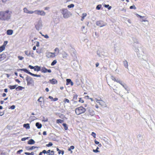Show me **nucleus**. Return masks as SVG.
Instances as JSON below:
<instances>
[{
	"label": "nucleus",
	"instance_id": "36",
	"mask_svg": "<svg viewBox=\"0 0 155 155\" xmlns=\"http://www.w3.org/2000/svg\"><path fill=\"white\" fill-rule=\"evenodd\" d=\"M36 147H37L32 146V147H29L27 149V150H32L35 149Z\"/></svg>",
	"mask_w": 155,
	"mask_h": 155
},
{
	"label": "nucleus",
	"instance_id": "50",
	"mask_svg": "<svg viewBox=\"0 0 155 155\" xmlns=\"http://www.w3.org/2000/svg\"><path fill=\"white\" fill-rule=\"evenodd\" d=\"M93 151L94 152H95V153H97V152H99V151L98 150H97V149H96V150H94V149L93 150Z\"/></svg>",
	"mask_w": 155,
	"mask_h": 155
},
{
	"label": "nucleus",
	"instance_id": "22",
	"mask_svg": "<svg viewBox=\"0 0 155 155\" xmlns=\"http://www.w3.org/2000/svg\"><path fill=\"white\" fill-rule=\"evenodd\" d=\"M57 150L58 151V153L59 154H60V152L61 151V154L62 155H63L64 153V151L62 150H60L58 148H57Z\"/></svg>",
	"mask_w": 155,
	"mask_h": 155
},
{
	"label": "nucleus",
	"instance_id": "31",
	"mask_svg": "<svg viewBox=\"0 0 155 155\" xmlns=\"http://www.w3.org/2000/svg\"><path fill=\"white\" fill-rule=\"evenodd\" d=\"M74 148V147L73 146H71L68 149V150L69 151H71V153L72 152V151H71V150H73Z\"/></svg>",
	"mask_w": 155,
	"mask_h": 155
},
{
	"label": "nucleus",
	"instance_id": "27",
	"mask_svg": "<svg viewBox=\"0 0 155 155\" xmlns=\"http://www.w3.org/2000/svg\"><path fill=\"white\" fill-rule=\"evenodd\" d=\"M63 122H64L63 120L60 119H58L56 120V122L57 123H62Z\"/></svg>",
	"mask_w": 155,
	"mask_h": 155
},
{
	"label": "nucleus",
	"instance_id": "47",
	"mask_svg": "<svg viewBox=\"0 0 155 155\" xmlns=\"http://www.w3.org/2000/svg\"><path fill=\"white\" fill-rule=\"evenodd\" d=\"M18 59L20 60H22L24 58L22 56H19L18 57Z\"/></svg>",
	"mask_w": 155,
	"mask_h": 155
},
{
	"label": "nucleus",
	"instance_id": "16",
	"mask_svg": "<svg viewBox=\"0 0 155 155\" xmlns=\"http://www.w3.org/2000/svg\"><path fill=\"white\" fill-rule=\"evenodd\" d=\"M17 71H23L25 72L26 73H28V70L27 69H17Z\"/></svg>",
	"mask_w": 155,
	"mask_h": 155
},
{
	"label": "nucleus",
	"instance_id": "25",
	"mask_svg": "<svg viewBox=\"0 0 155 155\" xmlns=\"http://www.w3.org/2000/svg\"><path fill=\"white\" fill-rule=\"evenodd\" d=\"M23 88V87L21 86H19L16 88L17 91H20L22 90Z\"/></svg>",
	"mask_w": 155,
	"mask_h": 155
},
{
	"label": "nucleus",
	"instance_id": "64",
	"mask_svg": "<svg viewBox=\"0 0 155 155\" xmlns=\"http://www.w3.org/2000/svg\"><path fill=\"white\" fill-rule=\"evenodd\" d=\"M26 140V138H23L21 139V140L22 141H25Z\"/></svg>",
	"mask_w": 155,
	"mask_h": 155
},
{
	"label": "nucleus",
	"instance_id": "48",
	"mask_svg": "<svg viewBox=\"0 0 155 155\" xmlns=\"http://www.w3.org/2000/svg\"><path fill=\"white\" fill-rule=\"evenodd\" d=\"M117 83H119L123 87H124V85L123 84V83L122 81H120V80H119L118 81Z\"/></svg>",
	"mask_w": 155,
	"mask_h": 155
},
{
	"label": "nucleus",
	"instance_id": "9",
	"mask_svg": "<svg viewBox=\"0 0 155 155\" xmlns=\"http://www.w3.org/2000/svg\"><path fill=\"white\" fill-rule=\"evenodd\" d=\"M46 56L48 58L54 57L55 56V53L48 52L46 53Z\"/></svg>",
	"mask_w": 155,
	"mask_h": 155
},
{
	"label": "nucleus",
	"instance_id": "29",
	"mask_svg": "<svg viewBox=\"0 0 155 155\" xmlns=\"http://www.w3.org/2000/svg\"><path fill=\"white\" fill-rule=\"evenodd\" d=\"M63 125L64 126L65 130H67L68 129V127L66 124L64 123L63 124Z\"/></svg>",
	"mask_w": 155,
	"mask_h": 155
},
{
	"label": "nucleus",
	"instance_id": "61",
	"mask_svg": "<svg viewBox=\"0 0 155 155\" xmlns=\"http://www.w3.org/2000/svg\"><path fill=\"white\" fill-rule=\"evenodd\" d=\"M135 7V8H136L135 7V6H130V9H133V7Z\"/></svg>",
	"mask_w": 155,
	"mask_h": 155
},
{
	"label": "nucleus",
	"instance_id": "54",
	"mask_svg": "<svg viewBox=\"0 0 155 155\" xmlns=\"http://www.w3.org/2000/svg\"><path fill=\"white\" fill-rule=\"evenodd\" d=\"M94 142L96 144H98L99 143V142L98 141H97L96 140H94Z\"/></svg>",
	"mask_w": 155,
	"mask_h": 155
},
{
	"label": "nucleus",
	"instance_id": "33",
	"mask_svg": "<svg viewBox=\"0 0 155 155\" xmlns=\"http://www.w3.org/2000/svg\"><path fill=\"white\" fill-rule=\"evenodd\" d=\"M78 96L77 94H74L73 97V99L74 100H76L77 99Z\"/></svg>",
	"mask_w": 155,
	"mask_h": 155
},
{
	"label": "nucleus",
	"instance_id": "19",
	"mask_svg": "<svg viewBox=\"0 0 155 155\" xmlns=\"http://www.w3.org/2000/svg\"><path fill=\"white\" fill-rule=\"evenodd\" d=\"M36 126L38 128L40 129L42 127V125L41 124H40L39 123L37 122L36 123Z\"/></svg>",
	"mask_w": 155,
	"mask_h": 155
},
{
	"label": "nucleus",
	"instance_id": "44",
	"mask_svg": "<svg viewBox=\"0 0 155 155\" xmlns=\"http://www.w3.org/2000/svg\"><path fill=\"white\" fill-rule=\"evenodd\" d=\"M79 102L81 103H84V101L81 98H79Z\"/></svg>",
	"mask_w": 155,
	"mask_h": 155
},
{
	"label": "nucleus",
	"instance_id": "42",
	"mask_svg": "<svg viewBox=\"0 0 155 155\" xmlns=\"http://www.w3.org/2000/svg\"><path fill=\"white\" fill-rule=\"evenodd\" d=\"M91 135L94 138H96V134L94 132H92Z\"/></svg>",
	"mask_w": 155,
	"mask_h": 155
},
{
	"label": "nucleus",
	"instance_id": "34",
	"mask_svg": "<svg viewBox=\"0 0 155 155\" xmlns=\"http://www.w3.org/2000/svg\"><path fill=\"white\" fill-rule=\"evenodd\" d=\"M124 65L126 68H127L128 66L127 62L126 60H125L124 61Z\"/></svg>",
	"mask_w": 155,
	"mask_h": 155
},
{
	"label": "nucleus",
	"instance_id": "63",
	"mask_svg": "<svg viewBox=\"0 0 155 155\" xmlns=\"http://www.w3.org/2000/svg\"><path fill=\"white\" fill-rule=\"evenodd\" d=\"M6 94L5 93H3L2 94V96L3 97H5V96H6Z\"/></svg>",
	"mask_w": 155,
	"mask_h": 155
},
{
	"label": "nucleus",
	"instance_id": "52",
	"mask_svg": "<svg viewBox=\"0 0 155 155\" xmlns=\"http://www.w3.org/2000/svg\"><path fill=\"white\" fill-rule=\"evenodd\" d=\"M87 15V14L86 13H84L82 14V16L84 17H86Z\"/></svg>",
	"mask_w": 155,
	"mask_h": 155
},
{
	"label": "nucleus",
	"instance_id": "4",
	"mask_svg": "<svg viewBox=\"0 0 155 155\" xmlns=\"http://www.w3.org/2000/svg\"><path fill=\"white\" fill-rule=\"evenodd\" d=\"M61 13L64 18H67L70 16V12L67 9L63 8L61 10Z\"/></svg>",
	"mask_w": 155,
	"mask_h": 155
},
{
	"label": "nucleus",
	"instance_id": "55",
	"mask_svg": "<svg viewBox=\"0 0 155 155\" xmlns=\"http://www.w3.org/2000/svg\"><path fill=\"white\" fill-rule=\"evenodd\" d=\"M36 46L37 47H39V43L38 41H37L36 42Z\"/></svg>",
	"mask_w": 155,
	"mask_h": 155
},
{
	"label": "nucleus",
	"instance_id": "1",
	"mask_svg": "<svg viewBox=\"0 0 155 155\" xmlns=\"http://www.w3.org/2000/svg\"><path fill=\"white\" fill-rule=\"evenodd\" d=\"M86 111V109L82 106H80L75 109V113L77 115H80L84 113Z\"/></svg>",
	"mask_w": 155,
	"mask_h": 155
},
{
	"label": "nucleus",
	"instance_id": "37",
	"mask_svg": "<svg viewBox=\"0 0 155 155\" xmlns=\"http://www.w3.org/2000/svg\"><path fill=\"white\" fill-rule=\"evenodd\" d=\"M101 6L102 5H98L96 7V9L97 10H100Z\"/></svg>",
	"mask_w": 155,
	"mask_h": 155
},
{
	"label": "nucleus",
	"instance_id": "59",
	"mask_svg": "<svg viewBox=\"0 0 155 155\" xmlns=\"http://www.w3.org/2000/svg\"><path fill=\"white\" fill-rule=\"evenodd\" d=\"M43 135H45L47 134L46 132L44 131L43 132Z\"/></svg>",
	"mask_w": 155,
	"mask_h": 155
},
{
	"label": "nucleus",
	"instance_id": "13",
	"mask_svg": "<svg viewBox=\"0 0 155 155\" xmlns=\"http://www.w3.org/2000/svg\"><path fill=\"white\" fill-rule=\"evenodd\" d=\"M49 81L51 84H55L58 82L54 78L51 80H50Z\"/></svg>",
	"mask_w": 155,
	"mask_h": 155
},
{
	"label": "nucleus",
	"instance_id": "46",
	"mask_svg": "<svg viewBox=\"0 0 155 155\" xmlns=\"http://www.w3.org/2000/svg\"><path fill=\"white\" fill-rule=\"evenodd\" d=\"M50 153H49L48 155H54V152L53 151H51Z\"/></svg>",
	"mask_w": 155,
	"mask_h": 155
},
{
	"label": "nucleus",
	"instance_id": "2",
	"mask_svg": "<svg viewBox=\"0 0 155 155\" xmlns=\"http://www.w3.org/2000/svg\"><path fill=\"white\" fill-rule=\"evenodd\" d=\"M12 12L8 10L3 11L4 20H5L10 18Z\"/></svg>",
	"mask_w": 155,
	"mask_h": 155
},
{
	"label": "nucleus",
	"instance_id": "14",
	"mask_svg": "<svg viewBox=\"0 0 155 155\" xmlns=\"http://www.w3.org/2000/svg\"><path fill=\"white\" fill-rule=\"evenodd\" d=\"M38 101L40 103V104L41 106L42 102L44 101V98L41 97H40L38 100Z\"/></svg>",
	"mask_w": 155,
	"mask_h": 155
},
{
	"label": "nucleus",
	"instance_id": "32",
	"mask_svg": "<svg viewBox=\"0 0 155 155\" xmlns=\"http://www.w3.org/2000/svg\"><path fill=\"white\" fill-rule=\"evenodd\" d=\"M57 62V61L56 60H54L51 63V66L54 65Z\"/></svg>",
	"mask_w": 155,
	"mask_h": 155
},
{
	"label": "nucleus",
	"instance_id": "20",
	"mask_svg": "<svg viewBox=\"0 0 155 155\" xmlns=\"http://www.w3.org/2000/svg\"><path fill=\"white\" fill-rule=\"evenodd\" d=\"M23 127L27 129H29L30 128L29 124H24L23 125Z\"/></svg>",
	"mask_w": 155,
	"mask_h": 155
},
{
	"label": "nucleus",
	"instance_id": "10",
	"mask_svg": "<svg viewBox=\"0 0 155 155\" xmlns=\"http://www.w3.org/2000/svg\"><path fill=\"white\" fill-rule=\"evenodd\" d=\"M41 71L42 73H46L47 72L51 73V69H48L45 67H42L41 70Z\"/></svg>",
	"mask_w": 155,
	"mask_h": 155
},
{
	"label": "nucleus",
	"instance_id": "26",
	"mask_svg": "<svg viewBox=\"0 0 155 155\" xmlns=\"http://www.w3.org/2000/svg\"><path fill=\"white\" fill-rule=\"evenodd\" d=\"M101 22H102V21H97V22L96 24L97 25L101 27H102L103 26V25H101Z\"/></svg>",
	"mask_w": 155,
	"mask_h": 155
},
{
	"label": "nucleus",
	"instance_id": "43",
	"mask_svg": "<svg viewBox=\"0 0 155 155\" xmlns=\"http://www.w3.org/2000/svg\"><path fill=\"white\" fill-rule=\"evenodd\" d=\"M74 6V4H71V5H69L68 6V8H73Z\"/></svg>",
	"mask_w": 155,
	"mask_h": 155
},
{
	"label": "nucleus",
	"instance_id": "23",
	"mask_svg": "<svg viewBox=\"0 0 155 155\" xmlns=\"http://www.w3.org/2000/svg\"><path fill=\"white\" fill-rule=\"evenodd\" d=\"M17 86V85H9L8 86L9 88L10 89H14L15 88H16V87Z\"/></svg>",
	"mask_w": 155,
	"mask_h": 155
},
{
	"label": "nucleus",
	"instance_id": "60",
	"mask_svg": "<svg viewBox=\"0 0 155 155\" xmlns=\"http://www.w3.org/2000/svg\"><path fill=\"white\" fill-rule=\"evenodd\" d=\"M51 152V150H48L47 151H46V153H49L50 152Z\"/></svg>",
	"mask_w": 155,
	"mask_h": 155
},
{
	"label": "nucleus",
	"instance_id": "15",
	"mask_svg": "<svg viewBox=\"0 0 155 155\" xmlns=\"http://www.w3.org/2000/svg\"><path fill=\"white\" fill-rule=\"evenodd\" d=\"M28 74L31 75V76H34V77H40L41 76V75H37L36 74H33V73L30 72L29 71H28Z\"/></svg>",
	"mask_w": 155,
	"mask_h": 155
},
{
	"label": "nucleus",
	"instance_id": "49",
	"mask_svg": "<svg viewBox=\"0 0 155 155\" xmlns=\"http://www.w3.org/2000/svg\"><path fill=\"white\" fill-rule=\"evenodd\" d=\"M7 43H8L7 41H4V44H3V45H2V46H4V47H5V46L7 44Z\"/></svg>",
	"mask_w": 155,
	"mask_h": 155
},
{
	"label": "nucleus",
	"instance_id": "24",
	"mask_svg": "<svg viewBox=\"0 0 155 155\" xmlns=\"http://www.w3.org/2000/svg\"><path fill=\"white\" fill-rule=\"evenodd\" d=\"M5 49V47L4 46H2L0 47V52H2Z\"/></svg>",
	"mask_w": 155,
	"mask_h": 155
},
{
	"label": "nucleus",
	"instance_id": "6",
	"mask_svg": "<svg viewBox=\"0 0 155 155\" xmlns=\"http://www.w3.org/2000/svg\"><path fill=\"white\" fill-rule=\"evenodd\" d=\"M8 53L7 52L3 53L1 54H0V61L5 60L7 57Z\"/></svg>",
	"mask_w": 155,
	"mask_h": 155
},
{
	"label": "nucleus",
	"instance_id": "53",
	"mask_svg": "<svg viewBox=\"0 0 155 155\" xmlns=\"http://www.w3.org/2000/svg\"><path fill=\"white\" fill-rule=\"evenodd\" d=\"M22 151H23L22 150H18V151H17V154L19 153H21Z\"/></svg>",
	"mask_w": 155,
	"mask_h": 155
},
{
	"label": "nucleus",
	"instance_id": "57",
	"mask_svg": "<svg viewBox=\"0 0 155 155\" xmlns=\"http://www.w3.org/2000/svg\"><path fill=\"white\" fill-rule=\"evenodd\" d=\"M15 81L16 82H18V83H19L20 82V81L18 79H16L15 80Z\"/></svg>",
	"mask_w": 155,
	"mask_h": 155
},
{
	"label": "nucleus",
	"instance_id": "12",
	"mask_svg": "<svg viewBox=\"0 0 155 155\" xmlns=\"http://www.w3.org/2000/svg\"><path fill=\"white\" fill-rule=\"evenodd\" d=\"M70 84L71 86H73V83L72 81H71V79H66V84L67 85L69 84Z\"/></svg>",
	"mask_w": 155,
	"mask_h": 155
},
{
	"label": "nucleus",
	"instance_id": "39",
	"mask_svg": "<svg viewBox=\"0 0 155 155\" xmlns=\"http://www.w3.org/2000/svg\"><path fill=\"white\" fill-rule=\"evenodd\" d=\"M46 151L45 150H44L42 152H41L39 153V155H42V153H46Z\"/></svg>",
	"mask_w": 155,
	"mask_h": 155
},
{
	"label": "nucleus",
	"instance_id": "5",
	"mask_svg": "<svg viewBox=\"0 0 155 155\" xmlns=\"http://www.w3.org/2000/svg\"><path fill=\"white\" fill-rule=\"evenodd\" d=\"M26 80L27 82V84L28 85H33L34 84V81L33 79L31 77L27 76L26 78Z\"/></svg>",
	"mask_w": 155,
	"mask_h": 155
},
{
	"label": "nucleus",
	"instance_id": "30",
	"mask_svg": "<svg viewBox=\"0 0 155 155\" xmlns=\"http://www.w3.org/2000/svg\"><path fill=\"white\" fill-rule=\"evenodd\" d=\"M25 54L28 56H29L31 54L30 52L27 50L25 51Z\"/></svg>",
	"mask_w": 155,
	"mask_h": 155
},
{
	"label": "nucleus",
	"instance_id": "11",
	"mask_svg": "<svg viewBox=\"0 0 155 155\" xmlns=\"http://www.w3.org/2000/svg\"><path fill=\"white\" fill-rule=\"evenodd\" d=\"M23 11L24 13H27V14H32L34 13V12L32 11H29L28 9L26 8H23Z\"/></svg>",
	"mask_w": 155,
	"mask_h": 155
},
{
	"label": "nucleus",
	"instance_id": "3",
	"mask_svg": "<svg viewBox=\"0 0 155 155\" xmlns=\"http://www.w3.org/2000/svg\"><path fill=\"white\" fill-rule=\"evenodd\" d=\"M95 100L102 107H106V105L105 102L101 100V98L98 97V99L95 98Z\"/></svg>",
	"mask_w": 155,
	"mask_h": 155
},
{
	"label": "nucleus",
	"instance_id": "41",
	"mask_svg": "<svg viewBox=\"0 0 155 155\" xmlns=\"http://www.w3.org/2000/svg\"><path fill=\"white\" fill-rule=\"evenodd\" d=\"M53 145V144L51 142H49L48 144L46 145V146L48 147H49L52 146Z\"/></svg>",
	"mask_w": 155,
	"mask_h": 155
},
{
	"label": "nucleus",
	"instance_id": "62",
	"mask_svg": "<svg viewBox=\"0 0 155 155\" xmlns=\"http://www.w3.org/2000/svg\"><path fill=\"white\" fill-rule=\"evenodd\" d=\"M99 64L97 62V63H96V67H98V66H99Z\"/></svg>",
	"mask_w": 155,
	"mask_h": 155
},
{
	"label": "nucleus",
	"instance_id": "51",
	"mask_svg": "<svg viewBox=\"0 0 155 155\" xmlns=\"http://www.w3.org/2000/svg\"><path fill=\"white\" fill-rule=\"evenodd\" d=\"M15 108V105H12L11 106L10 108L11 109H14Z\"/></svg>",
	"mask_w": 155,
	"mask_h": 155
},
{
	"label": "nucleus",
	"instance_id": "21",
	"mask_svg": "<svg viewBox=\"0 0 155 155\" xmlns=\"http://www.w3.org/2000/svg\"><path fill=\"white\" fill-rule=\"evenodd\" d=\"M13 33V31L12 30H8L7 31V33L8 35H12Z\"/></svg>",
	"mask_w": 155,
	"mask_h": 155
},
{
	"label": "nucleus",
	"instance_id": "8",
	"mask_svg": "<svg viewBox=\"0 0 155 155\" xmlns=\"http://www.w3.org/2000/svg\"><path fill=\"white\" fill-rule=\"evenodd\" d=\"M35 14L41 16H44L45 15V12L43 11L36 10L34 11Z\"/></svg>",
	"mask_w": 155,
	"mask_h": 155
},
{
	"label": "nucleus",
	"instance_id": "56",
	"mask_svg": "<svg viewBox=\"0 0 155 155\" xmlns=\"http://www.w3.org/2000/svg\"><path fill=\"white\" fill-rule=\"evenodd\" d=\"M43 36H44V37L46 38H49V37L47 35H43Z\"/></svg>",
	"mask_w": 155,
	"mask_h": 155
},
{
	"label": "nucleus",
	"instance_id": "18",
	"mask_svg": "<svg viewBox=\"0 0 155 155\" xmlns=\"http://www.w3.org/2000/svg\"><path fill=\"white\" fill-rule=\"evenodd\" d=\"M35 143V141L34 140L32 139L28 141V143L29 144H32Z\"/></svg>",
	"mask_w": 155,
	"mask_h": 155
},
{
	"label": "nucleus",
	"instance_id": "35",
	"mask_svg": "<svg viewBox=\"0 0 155 155\" xmlns=\"http://www.w3.org/2000/svg\"><path fill=\"white\" fill-rule=\"evenodd\" d=\"M111 79H112V80L114 81H116L117 82L118 81H119L118 80H117L115 78L114 76H112Z\"/></svg>",
	"mask_w": 155,
	"mask_h": 155
},
{
	"label": "nucleus",
	"instance_id": "17",
	"mask_svg": "<svg viewBox=\"0 0 155 155\" xmlns=\"http://www.w3.org/2000/svg\"><path fill=\"white\" fill-rule=\"evenodd\" d=\"M0 20H4L3 11H0Z\"/></svg>",
	"mask_w": 155,
	"mask_h": 155
},
{
	"label": "nucleus",
	"instance_id": "58",
	"mask_svg": "<svg viewBox=\"0 0 155 155\" xmlns=\"http://www.w3.org/2000/svg\"><path fill=\"white\" fill-rule=\"evenodd\" d=\"M53 100L54 101H56L58 100V98H55L53 99Z\"/></svg>",
	"mask_w": 155,
	"mask_h": 155
},
{
	"label": "nucleus",
	"instance_id": "28",
	"mask_svg": "<svg viewBox=\"0 0 155 155\" xmlns=\"http://www.w3.org/2000/svg\"><path fill=\"white\" fill-rule=\"evenodd\" d=\"M25 154L26 155H34V152H32L31 153L28 152H25Z\"/></svg>",
	"mask_w": 155,
	"mask_h": 155
},
{
	"label": "nucleus",
	"instance_id": "38",
	"mask_svg": "<svg viewBox=\"0 0 155 155\" xmlns=\"http://www.w3.org/2000/svg\"><path fill=\"white\" fill-rule=\"evenodd\" d=\"M64 102L65 103H66V102H67L68 103H69L70 101L67 98H65L64 99Z\"/></svg>",
	"mask_w": 155,
	"mask_h": 155
},
{
	"label": "nucleus",
	"instance_id": "40",
	"mask_svg": "<svg viewBox=\"0 0 155 155\" xmlns=\"http://www.w3.org/2000/svg\"><path fill=\"white\" fill-rule=\"evenodd\" d=\"M104 6L106 8H108V10H110L111 8V7L109 6V5H105Z\"/></svg>",
	"mask_w": 155,
	"mask_h": 155
},
{
	"label": "nucleus",
	"instance_id": "7",
	"mask_svg": "<svg viewBox=\"0 0 155 155\" xmlns=\"http://www.w3.org/2000/svg\"><path fill=\"white\" fill-rule=\"evenodd\" d=\"M28 67L31 69H34L35 71H38L41 70L40 67L37 65L33 67L31 65H29Z\"/></svg>",
	"mask_w": 155,
	"mask_h": 155
},
{
	"label": "nucleus",
	"instance_id": "45",
	"mask_svg": "<svg viewBox=\"0 0 155 155\" xmlns=\"http://www.w3.org/2000/svg\"><path fill=\"white\" fill-rule=\"evenodd\" d=\"M54 51L55 52H57L58 53H59V48H56L54 49Z\"/></svg>",
	"mask_w": 155,
	"mask_h": 155
}]
</instances>
